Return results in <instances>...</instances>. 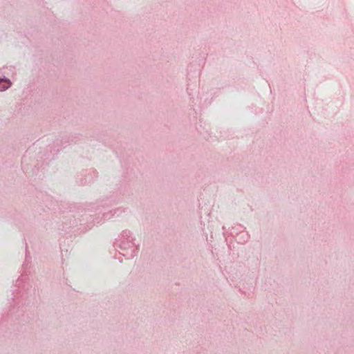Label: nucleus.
I'll use <instances>...</instances> for the list:
<instances>
[{"label": "nucleus", "mask_w": 354, "mask_h": 354, "mask_svg": "<svg viewBox=\"0 0 354 354\" xmlns=\"http://www.w3.org/2000/svg\"><path fill=\"white\" fill-rule=\"evenodd\" d=\"M11 83L8 80L0 79V91H3L8 88Z\"/></svg>", "instance_id": "obj_1"}]
</instances>
